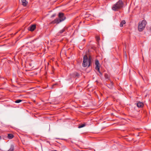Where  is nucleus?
Returning <instances> with one entry per match:
<instances>
[{"instance_id":"9b49d317","label":"nucleus","mask_w":151,"mask_h":151,"mask_svg":"<svg viewBox=\"0 0 151 151\" xmlns=\"http://www.w3.org/2000/svg\"><path fill=\"white\" fill-rule=\"evenodd\" d=\"M125 21L124 20H123L120 24V27H122L123 26V25L125 24Z\"/></svg>"},{"instance_id":"5701e85b","label":"nucleus","mask_w":151,"mask_h":151,"mask_svg":"<svg viewBox=\"0 0 151 151\" xmlns=\"http://www.w3.org/2000/svg\"><path fill=\"white\" fill-rule=\"evenodd\" d=\"M1 139V136H0V139Z\"/></svg>"},{"instance_id":"4468645a","label":"nucleus","mask_w":151,"mask_h":151,"mask_svg":"<svg viewBox=\"0 0 151 151\" xmlns=\"http://www.w3.org/2000/svg\"><path fill=\"white\" fill-rule=\"evenodd\" d=\"M22 101V100H20V99H17V100L15 101V102L16 103H19L21 102Z\"/></svg>"},{"instance_id":"f257e3e1","label":"nucleus","mask_w":151,"mask_h":151,"mask_svg":"<svg viewBox=\"0 0 151 151\" xmlns=\"http://www.w3.org/2000/svg\"><path fill=\"white\" fill-rule=\"evenodd\" d=\"M123 4L121 0H119L113 5L112 9L115 11H118V9L123 7Z\"/></svg>"},{"instance_id":"39448f33","label":"nucleus","mask_w":151,"mask_h":151,"mask_svg":"<svg viewBox=\"0 0 151 151\" xmlns=\"http://www.w3.org/2000/svg\"><path fill=\"white\" fill-rule=\"evenodd\" d=\"M36 28V25L35 24H32L28 28L29 31L31 32L34 31Z\"/></svg>"},{"instance_id":"f8f14e48","label":"nucleus","mask_w":151,"mask_h":151,"mask_svg":"<svg viewBox=\"0 0 151 151\" xmlns=\"http://www.w3.org/2000/svg\"><path fill=\"white\" fill-rule=\"evenodd\" d=\"M107 86L110 88H111L113 87V83H112L109 84H107Z\"/></svg>"},{"instance_id":"6ab92c4d","label":"nucleus","mask_w":151,"mask_h":151,"mask_svg":"<svg viewBox=\"0 0 151 151\" xmlns=\"http://www.w3.org/2000/svg\"><path fill=\"white\" fill-rule=\"evenodd\" d=\"M96 39L97 41H99L100 40V38L98 36H96Z\"/></svg>"},{"instance_id":"1a4fd4ad","label":"nucleus","mask_w":151,"mask_h":151,"mask_svg":"<svg viewBox=\"0 0 151 151\" xmlns=\"http://www.w3.org/2000/svg\"><path fill=\"white\" fill-rule=\"evenodd\" d=\"M137 106L138 107H142L143 105V104L141 102H139L137 104Z\"/></svg>"},{"instance_id":"9d476101","label":"nucleus","mask_w":151,"mask_h":151,"mask_svg":"<svg viewBox=\"0 0 151 151\" xmlns=\"http://www.w3.org/2000/svg\"><path fill=\"white\" fill-rule=\"evenodd\" d=\"M14 147L13 145H11L10 148L7 151H14Z\"/></svg>"},{"instance_id":"f3484780","label":"nucleus","mask_w":151,"mask_h":151,"mask_svg":"<svg viewBox=\"0 0 151 151\" xmlns=\"http://www.w3.org/2000/svg\"><path fill=\"white\" fill-rule=\"evenodd\" d=\"M106 79H108L109 78V76L107 74H105L104 75Z\"/></svg>"},{"instance_id":"6e6552de","label":"nucleus","mask_w":151,"mask_h":151,"mask_svg":"<svg viewBox=\"0 0 151 151\" xmlns=\"http://www.w3.org/2000/svg\"><path fill=\"white\" fill-rule=\"evenodd\" d=\"M22 5L24 6H26L27 3V1L26 0H21Z\"/></svg>"},{"instance_id":"7ed1b4c3","label":"nucleus","mask_w":151,"mask_h":151,"mask_svg":"<svg viewBox=\"0 0 151 151\" xmlns=\"http://www.w3.org/2000/svg\"><path fill=\"white\" fill-rule=\"evenodd\" d=\"M147 22L145 20H143L141 22H139L138 26V29L139 31H142L145 28Z\"/></svg>"},{"instance_id":"0eeeda50","label":"nucleus","mask_w":151,"mask_h":151,"mask_svg":"<svg viewBox=\"0 0 151 151\" xmlns=\"http://www.w3.org/2000/svg\"><path fill=\"white\" fill-rule=\"evenodd\" d=\"M14 137V135L13 134H7V136L6 137V136L4 137V139H5V138H7L9 139H11L13 138Z\"/></svg>"},{"instance_id":"f03ea898","label":"nucleus","mask_w":151,"mask_h":151,"mask_svg":"<svg viewBox=\"0 0 151 151\" xmlns=\"http://www.w3.org/2000/svg\"><path fill=\"white\" fill-rule=\"evenodd\" d=\"M91 62L90 57L88 58L87 55H85L83 56L82 65L84 67H86L88 65L89 67L90 65Z\"/></svg>"},{"instance_id":"ddd939ff","label":"nucleus","mask_w":151,"mask_h":151,"mask_svg":"<svg viewBox=\"0 0 151 151\" xmlns=\"http://www.w3.org/2000/svg\"><path fill=\"white\" fill-rule=\"evenodd\" d=\"M86 124L85 123H84V124H82L79 125V126L78 127V128H82V127H85V126H86Z\"/></svg>"},{"instance_id":"a211bd4d","label":"nucleus","mask_w":151,"mask_h":151,"mask_svg":"<svg viewBox=\"0 0 151 151\" xmlns=\"http://www.w3.org/2000/svg\"><path fill=\"white\" fill-rule=\"evenodd\" d=\"M64 29H62L61 30H60L59 32L58 33H60V34H61V33H62L63 32H64Z\"/></svg>"},{"instance_id":"423d86ee","label":"nucleus","mask_w":151,"mask_h":151,"mask_svg":"<svg viewBox=\"0 0 151 151\" xmlns=\"http://www.w3.org/2000/svg\"><path fill=\"white\" fill-rule=\"evenodd\" d=\"M95 64L96 65V69L98 70V71H99V70L100 69L99 67V61L96 60H95Z\"/></svg>"},{"instance_id":"aec40b11","label":"nucleus","mask_w":151,"mask_h":151,"mask_svg":"<svg viewBox=\"0 0 151 151\" xmlns=\"http://www.w3.org/2000/svg\"><path fill=\"white\" fill-rule=\"evenodd\" d=\"M98 71L100 74V75H99V76H101L102 75V74L101 73V72L99 70V71Z\"/></svg>"},{"instance_id":"dca6fc26","label":"nucleus","mask_w":151,"mask_h":151,"mask_svg":"<svg viewBox=\"0 0 151 151\" xmlns=\"http://www.w3.org/2000/svg\"><path fill=\"white\" fill-rule=\"evenodd\" d=\"M56 41V39H52V41H51V42L53 44V43L55 42Z\"/></svg>"},{"instance_id":"b1692460","label":"nucleus","mask_w":151,"mask_h":151,"mask_svg":"<svg viewBox=\"0 0 151 151\" xmlns=\"http://www.w3.org/2000/svg\"><path fill=\"white\" fill-rule=\"evenodd\" d=\"M51 151H57V150H52Z\"/></svg>"},{"instance_id":"4be33fe9","label":"nucleus","mask_w":151,"mask_h":151,"mask_svg":"<svg viewBox=\"0 0 151 151\" xmlns=\"http://www.w3.org/2000/svg\"><path fill=\"white\" fill-rule=\"evenodd\" d=\"M56 84H57L56 83H55V84H54L53 85L52 88H53V86L56 85Z\"/></svg>"},{"instance_id":"393cba45","label":"nucleus","mask_w":151,"mask_h":151,"mask_svg":"<svg viewBox=\"0 0 151 151\" xmlns=\"http://www.w3.org/2000/svg\"><path fill=\"white\" fill-rule=\"evenodd\" d=\"M57 139H59L60 138H57Z\"/></svg>"},{"instance_id":"412c9836","label":"nucleus","mask_w":151,"mask_h":151,"mask_svg":"<svg viewBox=\"0 0 151 151\" xmlns=\"http://www.w3.org/2000/svg\"><path fill=\"white\" fill-rule=\"evenodd\" d=\"M56 16V14H53L51 16V17H54Z\"/></svg>"},{"instance_id":"2eb2a0df","label":"nucleus","mask_w":151,"mask_h":151,"mask_svg":"<svg viewBox=\"0 0 151 151\" xmlns=\"http://www.w3.org/2000/svg\"><path fill=\"white\" fill-rule=\"evenodd\" d=\"M57 23V19H55L54 21H53L51 23Z\"/></svg>"},{"instance_id":"20e7f679","label":"nucleus","mask_w":151,"mask_h":151,"mask_svg":"<svg viewBox=\"0 0 151 151\" xmlns=\"http://www.w3.org/2000/svg\"><path fill=\"white\" fill-rule=\"evenodd\" d=\"M58 18H57V24L64 21L66 19L64 14L62 12H59L58 14Z\"/></svg>"}]
</instances>
